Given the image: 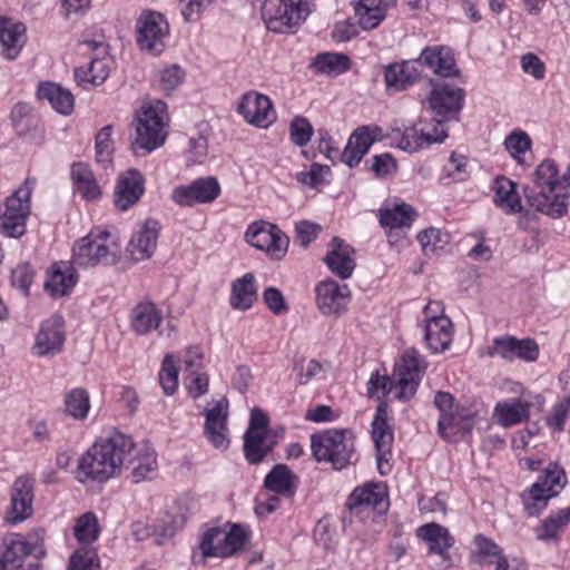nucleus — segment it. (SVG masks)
I'll list each match as a JSON object with an SVG mask.
<instances>
[{
    "instance_id": "f03ea898",
    "label": "nucleus",
    "mask_w": 570,
    "mask_h": 570,
    "mask_svg": "<svg viewBox=\"0 0 570 570\" xmlns=\"http://www.w3.org/2000/svg\"><path fill=\"white\" fill-rule=\"evenodd\" d=\"M167 105L161 100L141 106L132 121L130 148L135 155H147L160 148L168 136Z\"/></svg>"
},
{
    "instance_id": "9b49d317",
    "label": "nucleus",
    "mask_w": 570,
    "mask_h": 570,
    "mask_svg": "<svg viewBox=\"0 0 570 570\" xmlns=\"http://www.w3.org/2000/svg\"><path fill=\"white\" fill-rule=\"evenodd\" d=\"M346 508L350 519L365 520L382 514L387 510V497L384 489L379 484H365L356 488L347 498Z\"/></svg>"
},
{
    "instance_id": "a878e982",
    "label": "nucleus",
    "mask_w": 570,
    "mask_h": 570,
    "mask_svg": "<svg viewBox=\"0 0 570 570\" xmlns=\"http://www.w3.org/2000/svg\"><path fill=\"white\" fill-rule=\"evenodd\" d=\"M158 237V222L147 219L130 238L128 252L131 258L137 262L150 258L156 250Z\"/></svg>"
},
{
    "instance_id": "72a5a7b5",
    "label": "nucleus",
    "mask_w": 570,
    "mask_h": 570,
    "mask_svg": "<svg viewBox=\"0 0 570 570\" xmlns=\"http://www.w3.org/2000/svg\"><path fill=\"white\" fill-rule=\"evenodd\" d=\"M423 331L425 345L433 353L444 352L453 340V324L449 317L424 324Z\"/></svg>"
},
{
    "instance_id": "69168bd1",
    "label": "nucleus",
    "mask_w": 570,
    "mask_h": 570,
    "mask_svg": "<svg viewBox=\"0 0 570 570\" xmlns=\"http://www.w3.org/2000/svg\"><path fill=\"white\" fill-rule=\"evenodd\" d=\"M263 299L271 312L275 315H279L286 313L288 311V306L285 302V298L279 289L276 287H267L263 292Z\"/></svg>"
},
{
    "instance_id": "7ed1b4c3",
    "label": "nucleus",
    "mask_w": 570,
    "mask_h": 570,
    "mask_svg": "<svg viewBox=\"0 0 570 570\" xmlns=\"http://www.w3.org/2000/svg\"><path fill=\"white\" fill-rule=\"evenodd\" d=\"M425 365L415 350H409L395 366L392 376L372 375L367 382V394L372 397L381 390L383 395L393 393L400 401L411 399L420 384Z\"/></svg>"
},
{
    "instance_id": "8fccbe9b",
    "label": "nucleus",
    "mask_w": 570,
    "mask_h": 570,
    "mask_svg": "<svg viewBox=\"0 0 570 570\" xmlns=\"http://www.w3.org/2000/svg\"><path fill=\"white\" fill-rule=\"evenodd\" d=\"M498 422L502 426H511L520 423L529 415V404L521 400H514L511 403L498 404L495 407Z\"/></svg>"
},
{
    "instance_id": "6e6552de",
    "label": "nucleus",
    "mask_w": 570,
    "mask_h": 570,
    "mask_svg": "<svg viewBox=\"0 0 570 570\" xmlns=\"http://www.w3.org/2000/svg\"><path fill=\"white\" fill-rule=\"evenodd\" d=\"M308 14V6L303 0H265L262 7L266 28L277 33L292 32Z\"/></svg>"
},
{
    "instance_id": "e433bc0d",
    "label": "nucleus",
    "mask_w": 570,
    "mask_h": 570,
    "mask_svg": "<svg viewBox=\"0 0 570 570\" xmlns=\"http://www.w3.org/2000/svg\"><path fill=\"white\" fill-rule=\"evenodd\" d=\"M493 189L494 204L507 214H515L522 210L521 199L514 181L504 176L497 177Z\"/></svg>"
},
{
    "instance_id": "79ce46f5",
    "label": "nucleus",
    "mask_w": 570,
    "mask_h": 570,
    "mask_svg": "<svg viewBox=\"0 0 570 570\" xmlns=\"http://www.w3.org/2000/svg\"><path fill=\"white\" fill-rule=\"evenodd\" d=\"M416 534L429 543V551L444 556V553L453 546L454 541L449 530L438 523H428L421 525L416 530Z\"/></svg>"
},
{
    "instance_id": "3c124183",
    "label": "nucleus",
    "mask_w": 570,
    "mask_h": 570,
    "mask_svg": "<svg viewBox=\"0 0 570 570\" xmlns=\"http://www.w3.org/2000/svg\"><path fill=\"white\" fill-rule=\"evenodd\" d=\"M111 132L112 126L107 125L98 131L95 140L96 161L105 169L111 165L115 151Z\"/></svg>"
},
{
    "instance_id": "dca6fc26",
    "label": "nucleus",
    "mask_w": 570,
    "mask_h": 570,
    "mask_svg": "<svg viewBox=\"0 0 570 570\" xmlns=\"http://www.w3.org/2000/svg\"><path fill=\"white\" fill-rule=\"evenodd\" d=\"M389 137L397 148L407 153H416L431 144L442 142L448 137V131L444 128L435 127L434 132L430 134L395 121L391 127Z\"/></svg>"
},
{
    "instance_id": "4be33fe9",
    "label": "nucleus",
    "mask_w": 570,
    "mask_h": 570,
    "mask_svg": "<svg viewBox=\"0 0 570 570\" xmlns=\"http://www.w3.org/2000/svg\"><path fill=\"white\" fill-rule=\"evenodd\" d=\"M145 193V178L135 168L121 173L114 193V204L118 210L125 212L136 205Z\"/></svg>"
},
{
    "instance_id": "f3484780",
    "label": "nucleus",
    "mask_w": 570,
    "mask_h": 570,
    "mask_svg": "<svg viewBox=\"0 0 570 570\" xmlns=\"http://www.w3.org/2000/svg\"><path fill=\"white\" fill-rule=\"evenodd\" d=\"M35 480L30 475L18 476L10 493V507L6 513V521L18 524L32 515Z\"/></svg>"
},
{
    "instance_id": "b1692460",
    "label": "nucleus",
    "mask_w": 570,
    "mask_h": 570,
    "mask_svg": "<svg viewBox=\"0 0 570 570\" xmlns=\"http://www.w3.org/2000/svg\"><path fill=\"white\" fill-rule=\"evenodd\" d=\"M372 438L377 452V469L381 474H386L390 471L389 459L394 436L391 426L387 424L386 412L382 405L377 407L372 422Z\"/></svg>"
},
{
    "instance_id": "5701e85b",
    "label": "nucleus",
    "mask_w": 570,
    "mask_h": 570,
    "mask_svg": "<svg viewBox=\"0 0 570 570\" xmlns=\"http://www.w3.org/2000/svg\"><path fill=\"white\" fill-rule=\"evenodd\" d=\"M237 111L248 124L261 128H267L275 119L271 99L261 94H245Z\"/></svg>"
},
{
    "instance_id": "39448f33",
    "label": "nucleus",
    "mask_w": 570,
    "mask_h": 570,
    "mask_svg": "<svg viewBox=\"0 0 570 570\" xmlns=\"http://www.w3.org/2000/svg\"><path fill=\"white\" fill-rule=\"evenodd\" d=\"M311 448L316 461L330 462L335 470H342L356 460L355 436L348 429L313 434Z\"/></svg>"
},
{
    "instance_id": "c756f323",
    "label": "nucleus",
    "mask_w": 570,
    "mask_h": 570,
    "mask_svg": "<svg viewBox=\"0 0 570 570\" xmlns=\"http://www.w3.org/2000/svg\"><path fill=\"white\" fill-rule=\"evenodd\" d=\"M77 281L78 276L73 267L60 262L52 265L45 282V288L52 297H61L71 292Z\"/></svg>"
},
{
    "instance_id": "864d4df0",
    "label": "nucleus",
    "mask_w": 570,
    "mask_h": 570,
    "mask_svg": "<svg viewBox=\"0 0 570 570\" xmlns=\"http://www.w3.org/2000/svg\"><path fill=\"white\" fill-rule=\"evenodd\" d=\"M416 238L425 255L438 254L450 242V235L446 232L434 227L420 232Z\"/></svg>"
},
{
    "instance_id": "0e129e2a",
    "label": "nucleus",
    "mask_w": 570,
    "mask_h": 570,
    "mask_svg": "<svg viewBox=\"0 0 570 570\" xmlns=\"http://www.w3.org/2000/svg\"><path fill=\"white\" fill-rule=\"evenodd\" d=\"M371 169L376 177L382 178L394 174L397 169V165L393 156L385 153L372 157Z\"/></svg>"
},
{
    "instance_id": "412c9836",
    "label": "nucleus",
    "mask_w": 570,
    "mask_h": 570,
    "mask_svg": "<svg viewBox=\"0 0 570 570\" xmlns=\"http://www.w3.org/2000/svg\"><path fill=\"white\" fill-rule=\"evenodd\" d=\"M220 194L216 178H198L190 185L178 186L173 190L171 198L179 206H194L215 200Z\"/></svg>"
},
{
    "instance_id": "7c9ffc66",
    "label": "nucleus",
    "mask_w": 570,
    "mask_h": 570,
    "mask_svg": "<svg viewBox=\"0 0 570 570\" xmlns=\"http://www.w3.org/2000/svg\"><path fill=\"white\" fill-rule=\"evenodd\" d=\"M396 4V0H358L355 16L363 30H373L385 19L387 9Z\"/></svg>"
},
{
    "instance_id": "aec40b11",
    "label": "nucleus",
    "mask_w": 570,
    "mask_h": 570,
    "mask_svg": "<svg viewBox=\"0 0 570 570\" xmlns=\"http://www.w3.org/2000/svg\"><path fill=\"white\" fill-rule=\"evenodd\" d=\"M42 556L45 553L41 546L22 538L12 539L0 558V570H41L39 562H30L24 566V559L30 554Z\"/></svg>"
},
{
    "instance_id": "58836bf2",
    "label": "nucleus",
    "mask_w": 570,
    "mask_h": 570,
    "mask_svg": "<svg viewBox=\"0 0 570 570\" xmlns=\"http://www.w3.org/2000/svg\"><path fill=\"white\" fill-rule=\"evenodd\" d=\"M37 96L41 100H48L52 108L62 115H69L73 110V95L58 83L46 82L40 85Z\"/></svg>"
},
{
    "instance_id": "49530a36",
    "label": "nucleus",
    "mask_w": 570,
    "mask_h": 570,
    "mask_svg": "<svg viewBox=\"0 0 570 570\" xmlns=\"http://www.w3.org/2000/svg\"><path fill=\"white\" fill-rule=\"evenodd\" d=\"M373 145L365 129H356L342 153V161L348 167L357 165Z\"/></svg>"
},
{
    "instance_id": "4c0bfd02",
    "label": "nucleus",
    "mask_w": 570,
    "mask_h": 570,
    "mask_svg": "<svg viewBox=\"0 0 570 570\" xmlns=\"http://www.w3.org/2000/svg\"><path fill=\"white\" fill-rule=\"evenodd\" d=\"M276 441L271 433L245 432L244 454L250 464H257L273 450Z\"/></svg>"
},
{
    "instance_id": "603ef678",
    "label": "nucleus",
    "mask_w": 570,
    "mask_h": 570,
    "mask_svg": "<svg viewBox=\"0 0 570 570\" xmlns=\"http://www.w3.org/2000/svg\"><path fill=\"white\" fill-rule=\"evenodd\" d=\"M67 413L76 420H83L90 409L89 395L86 390L76 387L65 396Z\"/></svg>"
},
{
    "instance_id": "f704fd0d",
    "label": "nucleus",
    "mask_w": 570,
    "mask_h": 570,
    "mask_svg": "<svg viewBox=\"0 0 570 570\" xmlns=\"http://www.w3.org/2000/svg\"><path fill=\"white\" fill-rule=\"evenodd\" d=\"M417 59L389 65L384 73L386 87L395 90L406 89L419 79L421 73Z\"/></svg>"
},
{
    "instance_id": "0eeeda50",
    "label": "nucleus",
    "mask_w": 570,
    "mask_h": 570,
    "mask_svg": "<svg viewBox=\"0 0 570 570\" xmlns=\"http://www.w3.org/2000/svg\"><path fill=\"white\" fill-rule=\"evenodd\" d=\"M35 185V178H27L0 205V233L3 236L19 238L24 235L26 222L30 215V198Z\"/></svg>"
},
{
    "instance_id": "4468645a",
    "label": "nucleus",
    "mask_w": 570,
    "mask_h": 570,
    "mask_svg": "<svg viewBox=\"0 0 570 570\" xmlns=\"http://www.w3.org/2000/svg\"><path fill=\"white\" fill-rule=\"evenodd\" d=\"M245 237L248 244L275 259L286 254L289 244L288 237L276 225L264 222L249 225Z\"/></svg>"
},
{
    "instance_id": "9d476101",
    "label": "nucleus",
    "mask_w": 570,
    "mask_h": 570,
    "mask_svg": "<svg viewBox=\"0 0 570 570\" xmlns=\"http://www.w3.org/2000/svg\"><path fill=\"white\" fill-rule=\"evenodd\" d=\"M246 533L238 524H233L228 531L219 528L207 530L198 544L202 557L226 558L237 553L244 548Z\"/></svg>"
},
{
    "instance_id": "423d86ee",
    "label": "nucleus",
    "mask_w": 570,
    "mask_h": 570,
    "mask_svg": "<svg viewBox=\"0 0 570 570\" xmlns=\"http://www.w3.org/2000/svg\"><path fill=\"white\" fill-rule=\"evenodd\" d=\"M119 253L117 238L105 229L95 228L73 245L72 265L90 267L100 263L114 264Z\"/></svg>"
},
{
    "instance_id": "de8ad7c7",
    "label": "nucleus",
    "mask_w": 570,
    "mask_h": 570,
    "mask_svg": "<svg viewBox=\"0 0 570 570\" xmlns=\"http://www.w3.org/2000/svg\"><path fill=\"white\" fill-rule=\"evenodd\" d=\"M311 68L318 73L337 76L351 68V60L345 53L322 52L314 58Z\"/></svg>"
},
{
    "instance_id": "bb28decb",
    "label": "nucleus",
    "mask_w": 570,
    "mask_h": 570,
    "mask_svg": "<svg viewBox=\"0 0 570 570\" xmlns=\"http://www.w3.org/2000/svg\"><path fill=\"white\" fill-rule=\"evenodd\" d=\"M161 322V311L150 299H142L130 309V330L139 336L148 335L153 331L157 330Z\"/></svg>"
},
{
    "instance_id": "6ab92c4d",
    "label": "nucleus",
    "mask_w": 570,
    "mask_h": 570,
    "mask_svg": "<svg viewBox=\"0 0 570 570\" xmlns=\"http://www.w3.org/2000/svg\"><path fill=\"white\" fill-rule=\"evenodd\" d=\"M488 354L507 361L518 358L524 362H533L539 356V346L532 338L519 340L514 336L503 335L493 340Z\"/></svg>"
},
{
    "instance_id": "473e14b6",
    "label": "nucleus",
    "mask_w": 570,
    "mask_h": 570,
    "mask_svg": "<svg viewBox=\"0 0 570 570\" xmlns=\"http://www.w3.org/2000/svg\"><path fill=\"white\" fill-rule=\"evenodd\" d=\"M474 417L475 414L468 409L441 415L438 421L439 434L448 441L453 440L458 434H468L474 426Z\"/></svg>"
},
{
    "instance_id": "c03bdc74",
    "label": "nucleus",
    "mask_w": 570,
    "mask_h": 570,
    "mask_svg": "<svg viewBox=\"0 0 570 570\" xmlns=\"http://www.w3.org/2000/svg\"><path fill=\"white\" fill-rule=\"evenodd\" d=\"M297 476L285 464H277L266 475L264 484L275 493L292 497L296 489Z\"/></svg>"
},
{
    "instance_id": "20e7f679",
    "label": "nucleus",
    "mask_w": 570,
    "mask_h": 570,
    "mask_svg": "<svg viewBox=\"0 0 570 570\" xmlns=\"http://www.w3.org/2000/svg\"><path fill=\"white\" fill-rule=\"evenodd\" d=\"M562 181L569 184L568 177H559L554 160H543L534 171V184L539 188L538 193L530 188L524 189L528 204L537 212L553 219L562 217L568 208L567 197L563 194H553Z\"/></svg>"
},
{
    "instance_id": "774afa93",
    "label": "nucleus",
    "mask_w": 570,
    "mask_h": 570,
    "mask_svg": "<svg viewBox=\"0 0 570 570\" xmlns=\"http://www.w3.org/2000/svg\"><path fill=\"white\" fill-rule=\"evenodd\" d=\"M521 68L525 73L537 80H541L546 76L544 62L532 52H528L521 57Z\"/></svg>"
},
{
    "instance_id": "a18cd8bd",
    "label": "nucleus",
    "mask_w": 570,
    "mask_h": 570,
    "mask_svg": "<svg viewBox=\"0 0 570 570\" xmlns=\"http://www.w3.org/2000/svg\"><path fill=\"white\" fill-rule=\"evenodd\" d=\"M416 216L414 208L405 203L380 209V223L391 230L410 227Z\"/></svg>"
},
{
    "instance_id": "a211bd4d",
    "label": "nucleus",
    "mask_w": 570,
    "mask_h": 570,
    "mask_svg": "<svg viewBox=\"0 0 570 570\" xmlns=\"http://www.w3.org/2000/svg\"><path fill=\"white\" fill-rule=\"evenodd\" d=\"M316 306L322 315L338 317L344 314L350 303V289L333 279L321 282L315 288Z\"/></svg>"
},
{
    "instance_id": "5fc2aeb1",
    "label": "nucleus",
    "mask_w": 570,
    "mask_h": 570,
    "mask_svg": "<svg viewBox=\"0 0 570 570\" xmlns=\"http://www.w3.org/2000/svg\"><path fill=\"white\" fill-rule=\"evenodd\" d=\"M100 532L98 519L92 512H86L80 515L73 527V534L77 540L83 544L91 543L97 540Z\"/></svg>"
},
{
    "instance_id": "cd10ccee",
    "label": "nucleus",
    "mask_w": 570,
    "mask_h": 570,
    "mask_svg": "<svg viewBox=\"0 0 570 570\" xmlns=\"http://www.w3.org/2000/svg\"><path fill=\"white\" fill-rule=\"evenodd\" d=\"M417 61H420V66H426L435 75L441 77L459 75L452 51L444 46L426 47L422 50Z\"/></svg>"
},
{
    "instance_id": "2eb2a0df",
    "label": "nucleus",
    "mask_w": 570,
    "mask_h": 570,
    "mask_svg": "<svg viewBox=\"0 0 570 570\" xmlns=\"http://www.w3.org/2000/svg\"><path fill=\"white\" fill-rule=\"evenodd\" d=\"M228 415L229 404L226 397L219 399L204 410V435L210 445L219 451H226L230 443Z\"/></svg>"
},
{
    "instance_id": "c85d7f7f",
    "label": "nucleus",
    "mask_w": 570,
    "mask_h": 570,
    "mask_svg": "<svg viewBox=\"0 0 570 570\" xmlns=\"http://www.w3.org/2000/svg\"><path fill=\"white\" fill-rule=\"evenodd\" d=\"M0 43L3 57L8 60H14L26 43L24 24L0 18Z\"/></svg>"
},
{
    "instance_id": "f8f14e48",
    "label": "nucleus",
    "mask_w": 570,
    "mask_h": 570,
    "mask_svg": "<svg viewBox=\"0 0 570 570\" xmlns=\"http://www.w3.org/2000/svg\"><path fill=\"white\" fill-rule=\"evenodd\" d=\"M169 24L165 17L156 11H142L137 20V45L148 53L159 55L165 49Z\"/></svg>"
},
{
    "instance_id": "ddd939ff",
    "label": "nucleus",
    "mask_w": 570,
    "mask_h": 570,
    "mask_svg": "<svg viewBox=\"0 0 570 570\" xmlns=\"http://www.w3.org/2000/svg\"><path fill=\"white\" fill-rule=\"evenodd\" d=\"M429 108L435 117L436 127L444 128L443 122L456 119L464 102V90L451 85L434 86L429 96Z\"/></svg>"
},
{
    "instance_id": "6e6d98bb",
    "label": "nucleus",
    "mask_w": 570,
    "mask_h": 570,
    "mask_svg": "<svg viewBox=\"0 0 570 570\" xmlns=\"http://www.w3.org/2000/svg\"><path fill=\"white\" fill-rule=\"evenodd\" d=\"M68 570H100L97 550L82 546L70 557Z\"/></svg>"
},
{
    "instance_id": "1a4fd4ad",
    "label": "nucleus",
    "mask_w": 570,
    "mask_h": 570,
    "mask_svg": "<svg viewBox=\"0 0 570 570\" xmlns=\"http://www.w3.org/2000/svg\"><path fill=\"white\" fill-rule=\"evenodd\" d=\"M566 484L564 472L556 465L544 469L537 482L523 495L524 511L528 517L538 515L546 509L548 501L559 493Z\"/></svg>"
},
{
    "instance_id": "c9c22d12",
    "label": "nucleus",
    "mask_w": 570,
    "mask_h": 570,
    "mask_svg": "<svg viewBox=\"0 0 570 570\" xmlns=\"http://www.w3.org/2000/svg\"><path fill=\"white\" fill-rule=\"evenodd\" d=\"M132 451H135V455L128 461L132 481L139 483L153 480L158 471L157 455L154 449L145 444Z\"/></svg>"
},
{
    "instance_id": "052dcab7",
    "label": "nucleus",
    "mask_w": 570,
    "mask_h": 570,
    "mask_svg": "<svg viewBox=\"0 0 570 570\" xmlns=\"http://www.w3.org/2000/svg\"><path fill=\"white\" fill-rule=\"evenodd\" d=\"M504 147L511 157L520 160V156L531 148V139L527 132L514 130L505 138Z\"/></svg>"
},
{
    "instance_id": "680f3d73",
    "label": "nucleus",
    "mask_w": 570,
    "mask_h": 570,
    "mask_svg": "<svg viewBox=\"0 0 570 570\" xmlns=\"http://www.w3.org/2000/svg\"><path fill=\"white\" fill-rule=\"evenodd\" d=\"M570 412V397L567 396L552 406L551 413L547 417V425L553 431H562Z\"/></svg>"
},
{
    "instance_id": "bf43d9fd",
    "label": "nucleus",
    "mask_w": 570,
    "mask_h": 570,
    "mask_svg": "<svg viewBox=\"0 0 570 570\" xmlns=\"http://www.w3.org/2000/svg\"><path fill=\"white\" fill-rule=\"evenodd\" d=\"M185 72L180 66L174 63L161 68L158 71V85L161 90L170 92L184 80Z\"/></svg>"
},
{
    "instance_id": "2f4dec72",
    "label": "nucleus",
    "mask_w": 570,
    "mask_h": 570,
    "mask_svg": "<svg viewBox=\"0 0 570 570\" xmlns=\"http://www.w3.org/2000/svg\"><path fill=\"white\" fill-rule=\"evenodd\" d=\"M352 254L353 249L344 245L342 239L335 237L331 242V250L325 256L324 262L335 275L346 279L355 268V261Z\"/></svg>"
},
{
    "instance_id": "4d7b16f0",
    "label": "nucleus",
    "mask_w": 570,
    "mask_h": 570,
    "mask_svg": "<svg viewBox=\"0 0 570 570\" xmlns=\"http://www.w3.org/2000/svg\"><path fill=\"white\" fill-rule=\"evenodd\" d=\"M158 380L166 395H171L176 392L178 386V372L171 355L165 356Z\"/></svg>"
},
{
    "instance_id": "338daca9",
    "label": "nucleus",
    "mask_w": 570,
    "mask_h": 570,
    "mask_svg": "<svg viewBox=\"0 0 570 570\" xmlns=\"http://www.w3.org/2000/svg\"><path fill=\"white\" fill-rule=\"evenodd\" d=\"M328 171L330 168L327 166L314 163L311 165L308 171L298 173L296 178L301 184L307 185L309 187H317L324 181V175Z\"/></svg>"
},
{
    "instance_id": "13d9d810",
    "label": "nucleus",
    "mask_w": 570,
    "mask_h": 570,
    "mask_svg": "<svg viewBox=\"0 0 570 570\" xmlns=\"http://www.w3.org/2000/svg\"><path fill=\"white\" fill-rule=\"evenodd\" d=\"M473 543L475 546L476 554L482 558L484 562L497 563L501 558H505L502 554L501 548L493 540L484 537L483 534L475 535Z\"/></svg>"
},
{
    "instance_id": "09e8293b",
    "label": "nucleus",
    "mask_w": 570,
    "mask_h": 570,
    "mask_svg": "<svg viewBox=\"0 0 570 570\" xmlns=\"http://www.w3.org/2000/svg\"><path fill=\"white\" fill-rule=\"evenodd\" d=\"M109 75V66L105 59L95 58L86 68L79 67L75 69L76 82L87 88L90 86H100L105 82Z\"/></svg>"
},
{
    "instance_id": "ea45409f",
    "label": "nucleus",
    "mask_w": 570,
    "mask_h": 570,
    "mask_svg": "<svg viewBox=\"0 0 570 570\" xmlns=\"http://www.w3.org/2000/svg\"><path fill=\"white\" fill-rule=\"evenodd\" d=\"M71 178L77 193L87 200H96L100 197V187L91 168L83 163L73 164Z\"/></svg>"
},
{
    "instance_id": "a19ab883",
    "label": "nucleus",
    "mask_w": 570,
    "mask_h": 570,
    "mask_svg": "<svg viewBox=\"0 0 570 570\" xmlns=\"http://www.w3.org/2000/svg\"><path fill=\"white\" fill-rule=\"evenodd\" d=\"M257 298V288L255 285V277L253 274L247 273L240 278H237L232 284V295L229 303L233 308L246 311L252 307Z\"/></svg>"
},
{
    "instance_id": "37998d69",
    "label": "nucleus",
    "mask_w": 570,
    "mask_h": 570,
    "mask_svg": "<svg viewBox=\"0 0 570 570\" xmlns=\"http://www.w3.org/2000/svg\"><path fill=\"white\" fill-rule=\"evenodd\" d=\"M570 523V508H563L546 518L535 529L537 539L543 542H556Z\"/></svg>"
},
{
    "instance_id": "e2e57ef3",
    "label": "nucleus",
    "mask_w": 570,
    "mask_h": 570,
    "mask_svg": "<svg viewBox=\"0 0 570 570\" xmlns=\"http://www.w3.org/2000/svg\"><path fill=\"white\" fill-rule=\"evenodd\" d=\"M313 135V127L304 117H295L291 122V138L297 146H305Z\"/></svg>"
},
{
    "instance_id": "f257e3e1",
    "label": "nucleus",
    "mask_w": 570,
    "mask_h": 570,
    "mask_svg": "<svg viewBox=\"0 0 570 570\" xmlns=\"http://www.w3.org/2000/svg\"><path fill=\"white\" fill-rule=\"evenodd\" d=\"M134 449L131 438L119 432L96 441L78 461L77 480L105 482L118 475Z\"/></svg>"
},
{
    "instance_id": "393cba45",
    "label": "nucleus",
    "mask_w": 570,
    "mask_h": 570,
    "mask_svg": "<svg viewBox=\"0 0 570 570\" xmlns=\"http://www.w3.org/2000/svg\"><path fill=\"white\" fill-rule=\"evenodd\" d=\"M65 340L62 320L51 317L41 324L32 346V354L39 357L53 356L61 351Z\"/></svg>"
}]
</instances>
